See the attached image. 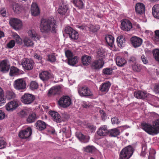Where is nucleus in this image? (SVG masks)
Here are the masks:
<instances>
[{
	"label": "nucleus",
	"instance_id": "nucleus-1",
	"mask_svg": "<svg viewBox=\"0 0 159 159\" xmlns=\"http://www.w3.org/2000/svg\"><path fill=\"white\" fill-rule=\"evenodd\" d=\"M40 26L41 32L44 34H49L50 32L55 33L57 30V26L55 21L48 19H42Z\"/></svg>",
	"mask_w": 159,
	"mask_h": 159
},
{
	"label": "nucleus",
	"instance_id": "nucleus-2",
	"mask_svg": "<svg viewBox=\"0 0 159 159\" xmlns=\"http://www.w3.org/2000/svg\"><path fill=\"white\" fill-rule=\"evenodd\" d=\"M152 125L145 123L141 124L142 129L149 134H157L159 133V117L153 122Z\"/></svg>",
	"mask_w": 159,
	"mask_h": 159
},
{
	"label": "nucleus",
	"instance_id": "nucleus-3",
	"mask_svg": "<svg viewBox=\"0 0 159 159\" xmlns=\"http://www.w3.org/2000/svg\"><path fill=\"white\" fill-rule=\"evenodd\" d=\"M133 149L132 146H128L123 148L120 153L121 159H129L132 155Z\"/></svg>",
	"mask_w": 159,
	"mask_h": 159
},
{
	"label": "nucleus",
	"instance_id": "nucleus-4",
	"mask_svg": "<svg viewBox=\"0 0 159 159\" xmlns=\"http://www.w3.org/2000/svg\"><path fill=\"white\" fill-rule=\"evenodd\" d=\"M35 98L34 95L28 93L24 94L21 97V101L23 103L29 105L33 102Z\"/></svg>",
	"mask_w": 159,
	"mask_h": 159
},
{
	"label": "nucleus",
	"instance_id": "nucleus-5",
	"mask_svg": "<svg viewBox=\"0 0 159 159\" xmlns=\"http://www.w3.org/2000/svg\"><path fill=\"white\" fill-rule=\"evenodd\" d=\"M71 99L67 96L62 97L58 101L59 105L64 108L67 107L69 106L71 104Z\"/></svg>",
	"mask_w": 159,
	"mask_h": 159
},
{
	"label": "nucleus",
	"instance_id": "nucleus-6",
	"mask_svg": "<svg viewBox=\"0 0 159 159\" xmlns=\"http://www.w3.org/2000/svg\"><path fill=\"white\" fill-rule=\"evenodd\" d=\"M78 91L79 94L81 97H85L91 96L92 93L89 89L86 86L82 87L78 86Z\"/></svg>",
	"mask_w": 159,
	"mask_h": 159
},
{
	"label": "nucleus",
	"instance_id": "nucleus-7",
	"mask_svg": "<svg viewBox=\"0 0 159 159\" xmlns=\"http://www.w3.org/2000/svg\"><path fill=\"white\" fill-rule=\"evenodd\" d=\"M34 62L30 59L24 58L23 59L21 62V65L24 69L30 70L32 69L33 67Z\"/></svg>",
	"mask_w": 159,
	"mask_h": 159
},
{
	"label": "nucleus",
	"instance_id": "nucleus-8",
	"mask_svg": "<svg viewBox=\"0 0 159 159\" xmlns=\"http://www.w3.org/2000/svg\"><path fill=\"white\" fill-rule=\"evenodd\" d=\"M32 134V130L30 127H27L26 128L20 131L19 136L22 139H27L29 138Z\"/></svg>",
	"mask_w": 159,
	"mask_h": 159
},
{
	"label": "nucleus",
	"instance_id": "nucleus-9",
	"mask_svg": "<svg viewBox=\"0 0 159 159\" xmlns=\"http://www.w3.org/2000/svg\"><path fill=\"white\" fill-rule=\"evenodd\" d=\"M19 102L12 100L9 102L5 105V109L8 111L12 112L15 110L19 106Z\"/></svg>",
	"mask_w": 159,
	"mask_h": 159
},
{
	"label": "nucleus",
	"instance_id": "nucleus-10",
	"mask_svg": "<svg viewBox=\"0 0 159 159\" xmlns=\"http://www.w3.org/2000/svg\"><path fill=\"white\" fill-rule=\"evenodd\" d=\"M65 32L66 34H69L70 37L72 39H77L78 38V33L70 27L66 26L65 29Z\"/></svg>",
	"mask_w": 159,
	"mask_h": 159
},
{
	"label": "nucleus",
	"instance_id": "nucleus-11",
	"mask_svg": "<svg viewBox=\"0 0 159 159\" xmlns=\"http://www.w3.org/2000/svg\"><path fill=\"white\" fill-rule=\"evenodd\" d=\"M26 85L25 81L22 79L15 80L13 84L14 88L18 90L24 89L26 88Z\"/></svg>",
	"mask_w": 159,
	"mask_h": 159
},
{
	"label": "nucleus",
	"instance_id": "nucleus-12",
	"mask_svg": "<svg viewBox=\"0 0 159 159\" xmlns=\"http://www.w3.org/2000/svg\"><path fill=\"white\" fill-rule=\"evenodd\" d=\"M9 22L11 26L16 30L21 29L22 27V22L18 19L11 18L10 19Z\"/></svg>",
	"mask_w": 159,
	"mask_h": 159
},
{
	"label": "nucleus",
	"instance_id": "nucleus-13",
	"mask_svg": "<svg viewBox=\"0 0 159 159\" xmlns=\"http://www.w3.org/2000/svg\"><path fill=\"white\" fill-rule=\"evenodd\" d=\"M104 64V60L97 59L93 61L91 67L93 69L98 71L103 67Z\"/></svg>",
	"mask_w": 159,
	"mask_h": 159
},
{
	"label": "nucleus",
	"instance_id": "nucleus-14",
	"mask_svg": "<svg viewBox=\"0 0 159 159\" xmlns=\"http://www.w3.org/2000/svg\"><path fill=\"white\" fill-rule=\"evenodd\" d=\"M121 28L123 30L129 31L131 29L132 25L131 22L127 19H124L121 21Z\"/></svg>",
	"mask_w": 159,
	"mask_h": 159
},
{
	"label": "nucleus",
	"instance_id": "nucleus-15",
	"mask_svg": "<svg viewBox=\"0 0 159 159\" xmlns=\"http://www.w3.org/2000/svg\"><path fill=\"white\" fill-rule=\"evenodd\" d=\"M130 41L132 45L134 48L140 47L143 43L142 39L137 36L131 37Z\"/></svg>",
	"mask_w": 159,
	"mask_h": 159
},
{
	"label": "nucleus",
	"instance_id": "nucleus-16",
	"mask_svg": "<svg viewBox=\"0 0 159 159\" xmlns=\"http://www.w3.org/2000/svg\"><path fill=\"white\" fill-rule=\"evenodd\" d=\"M134 96L137 99H144L149 97V94L145 91H135L134 93Z\"/></svg>",
	"mask_w": 159,
	"mask_h": 159
},
{
	"label": "nucleus",
	"instance_id": "nucleus-17",
	"mask_svg": "<svg viewBox=\"0 0 159 159\" xmlns=\"http://www.w3.org/2000/svg\"><path fill=\"white\" fill-rule=\"evenodd\" d=\"M109 129L106 125H101L98 129L97 134L100 136H104L108 134Z\"/></svg>",
	"mask_w": 159,
	"mask_h": 159
},
{
	"label": "nucleus",
	"instance_id": "nucleus-18",
	"mask_svg": "<svg viewBox=\"0 0 159 159\" xmlns=\"http://www.w3.org/2000/svg\"><path fill=\"white\" fill-rule=\"evenodd\" d=\"M39 77L42 80L45 82L51 78L52 75L48 71H44L39 74Z\"/></svg>",
	"mask_w": 159,
	"mask_h": 159
},
{
	"label": "nucleus",
	"instance_id": "nucleus-19",
	"mask_svg": "<svg viewBox=\"0 0 159 159\" xmlns=\"http://www.w3.org/2000/svg\"><path fill=\"white\" fill-rule=\"evenodd\" d=\"M68 10V4L66 3H62L57 10L58 13L62 15H65Z\"/></svg>",
	"mask_w": 159,
	"mask_h": 159
},
{
	"label": "nucleus",
	"instance_id": "nucleus-20",
	"mask_svg": "<svg viewBox=\"0 0 159 159\" xmlns=\"http://www.w3.org/2000/svg\"><path fill=\"white\" fill-rule=\"evenodd\" d=\"M145 6L141 3H138L135 7V10L136 13L139 14H143L145 12Z\"/></svg>",
	"mask_w": 159,
	"mask_h": 159
},
{
	"label": "nucleus",
	"instance_id": "nucleus-21",
	"mask_svg": "<svg viewBox=\"0 0 159 159\" xmlns=\"http://www.w3.org/2000/svg\"><path fill=\"white\" fill-rule=\"evenodd\" d=\"M10 69V65L5 60L2 61L0 64V71L3 72H7Z\"/></svg>",
	"mask_w": 159,
	"mask_h": 159
},
{
	"label": "nucleus",
	"instance_id": "nucleus-22",
	"mask_svg": "<svg viewBox=\"0 0 159 159\" xmlns=\"http://www.w3.org/2000/svg\"><path fill=\"white\" fill-rule=\"evenodd\" d=\"M61 92V87L57 85L52 87L49 90L48 93L49 95H55L60 94Z\"/></svg>",
	"mask_w": 159,
	"mask_h": 159
},
{
	"label": "nucleus",
	"instance_id": "nucleus-23",
	"mask_svg": "<svg viewBox=\"0 0 159 159\" xmlns=\"http://www.w3.org/2000/svg\"><path fill=\"white\" fill-rule=\"evenodd\" d=\"M31 11L32 15L34 16H38L39 14V9L36 3L32 4L31 7Z\"/></svg>",
	"mask_w": 159,
	"mask_h": 159
},
{
	"label": "nucleus",
	"instance_id": "nucleus-24",
	"mask_svg": "<svg viewBox=\"0 0 159 159\" xmlns=\"http://www.w3.org/2000/svg\"><path fill=\"white\" fill-rule=\"evenodd\" d=\"M49 114L54 121L58 123H60L61 121V116L57 112L50 111L49 112Z\"/></svg>",
	"mask_w": 159,
	"mask_h": 159
},
{
	"label": "nucleus",
	"instance_id": "nucleus-25",
	"mask_svg": "<svg viewBox=\"0 0 159 159\" xmlns=\"http://www.w3.org/2000/svg\"><path fill=\"white\" fill-rule=\"evenodd\" d=\"M32 39L27 36L24 37L23 39V42L24 45L28 47H33L34 43Z\"/></svg>",
	"mask_w": 159,
	"mask_h": 159
},
{
	"label": "nucleus",
	"instance_id": "nucleus-26",
	"mask_svg": "<svg viewBox=\"0 0 159 159\" xmlns=\"http://www.w3.org/2000/svg\"><path fill=\"white\" fill-rule=\"evenodd\" d=\"M111 85L109 82L103 83L99 87L100 90L102 92H107L108 91Z\"/></svg>",
	"mask_w": 159,
	"mask_h": 159
},
{
	"label": "nucleus",
	"instance_id": "nucleus-27",
	"mask_svg": "<svg viewBox=\"0 0 159 159\" xmlns=\"http://www.w3.org/2000/svg\"><path fill=\"white\" fill-rule=\"evenodd\" d=\"M116 41L117 45L119 47L121 48L124 47L126 42L125 37L122 35L118 37Z\"/></svg>",
	"mask_w": 159,
	"mask_h": 159
},
{
	"label": "nucleus",
	"instance_id": "nucleus-28",
	"mask_svg": "<svg viewBox=\"0 0 159 159\" xmlns=\"http://www.w3.org/2000/svg\"><path fill=\"white\" fill-rule=\"evenodd\" d=\"M35 125L36 129L40 131L44 129L46 127V124L44 121L41 120H38Z\"/></svg>",
	"mask_w": 159,
	"mask_h": 159
},
{
	"label": "nucleus",
	"instance_id": "nucleus-29",
	"mask_svg": "<svg viewBox=\"0 0 159 159\" xmlns=\"http://www.w3.org/2000/svg\"><path fill=\"white\" fill-rule=\"evenodd\" d=\"M152 13L154 17L159 19V4H156L153 6Z\"/></svg>",
	"mask_w": 159,
	"mask_h": 159
},
{
	"label": "nucleus",
	"instance_id": "nucleus-30",
	"mask_svg": "<svg viewBox=\"0 0 159 159\" xmlns=\"http://www.w3.org/2000/svg\"><path fill=\"white\" fill-rule=\"evenodd\" d=\"M116 65L119 66H122L126 63V60L124 58L117 56L116 58Z\"/></svg>",
	"mask_w": 159,
	"mask_h": 159
},
{
	"label": "nucleus",
	"instance_id": "nucleus-31",
	"mask_svg": "<svg viewBox=\"0 0 159 159\" xmlns=\"http://www.w3.org/2000/svg\"><path fill=\"white\" fill-rule=\"evenodd\" d=\"M82 62L84 65L87 66L89 64L91 61V57L84 55L81 57Z\"/></svg>",
	"mask_w": 159,
	"mask_h": 159
},
{
	"label": "nucleus",
	"instance_id": "nucleus-32",
	"mask_svg": "<svg viewBox=\"0 0 159 159\" xmlns=\"http://www.w3.org/2000/svg\"><path fill=\"white\" fill-rule=\"evenodd\" d=\"M105 39L107 44L110 47H112L114 41V37L111 35H106Z\"/></svg>",
	"mask_w": 159,
	"mask_h": 159
},
{
	"label": "nucleus",
	"instance_id": "nucleus-33",
	"mask_svg": "<svg viewBox=\"0 0 159 159\" xmlns=\"http://www.w3.org/2000/svg\"><path fill=\"white\" fill-rule=\"evenodd\" d=\"M76 136L82 142L86 143L88 142L89 141V139L81 133H78L76 134Z\"/></svg>",
	"mask_w": 159,
	"mask_h": 159
},
{
	"label": "nucleus",
	"instance_id": "nucleus-34",
	"mask_svg": "<svg viewBox=\"0 0 159 159\" xmlns=\"http://www.w3.org/2000/svg\"><path fill=\"white\" fill-rule=\"evenodd\" d=\"M108 134L111 137H116L119 135L120 134L119 130L117 128H114L109 130Z\"/></svg>",
	"mask_w": 159,
	"mask_h": 159
},
{
	"label": "nucleus",
	"instance_id": "nucleus-35",
	"mask_svg": "<svg viewBox=\"0 0 159 159\" xmlns=\"http://www.w3.org/2000/svg\"><path fill=\"white\" fill-rule=\"evenodd\" d=\"M83 150L85 152L92 153L96 151V148L93 146H88L84 147Z\"/></svg>",
	"mask_w": 159,
	"mask_h": 159
},
{
	"label": "nucleus",
	"instance_id": "nucleus-36",
	"mask_svg": "<svg viewBox=\"0 0 159 159\" xmlns=\"http://www.w3.org/2000/svg\"><path fill=\"white\" fill-rule=\"evenodd\" d=\"M78 59V58L77 56L69 58L68 59V63L70 65L74 66L77 63Z\"/></svg>",
	"mask_w": 159,
	"mask_h": 159
},
{
	"label": "nucleus",
	"instance_id": "nucleus-37",
	"mask_svg": "<svg viewBox=\"0 0 159 159\" xmlns=\"http://www.w3.org/2000/svg\"><path fill=\"white\" fill-rule=\"evenodd\" d=\"M19 70L16 67L12 66L10 69L9 75L12 76L17 75L19 73Z\"/></svg>",
	"mask_w": 159,
	"mask_h": 159
},
{
	"label": "nucleus",
	"instance_id": "nucleus-38",
	"mask_svg": "<svg viewBox=\"0 0 159 159\" xmlns=\"http://www.w3.org/2000/svg\"><path fill=\"white\" fill-rule=\"evenodd\" d=\"M73 3L75 6L80 9L84 7V3L82 0H72Z\"/></svg>",
	"mask_w": 159,
	"mask_h": 159
},
{
	"label": "nucleus",
	"instance_id": "nucleus-39",
	"mask_svg": "<svg viewBox=\"0 0 159 159\" xmlns=\"http://www.w3.org/2000/svg\"><path fill=\"white\" fill-rule=\"evenodd\" d=\"M97 59L103 60L105 58L106 53L103 50L100 49L97 52Z\"/></svg>",
	"mask_w": 159,
	"mask_h": 159
},
{
	"label": "nucleus",
	"instance_id": "nucleus-40",
	"mask_svg": "<svg viewBox=\"0 0 159 159\" xmlns=\"http://www.w3.org/2000/svg\"><path fill=\"white\" fill-rule=\"evenodd\" d=\"M13 9L15 13L18 14L21 12V8L18 4H15L13 6Z\"/></svg>",
	"mask_w": 159,
	"mask_h": 159
},
{
	"label": "nucleus",
	"instance_id": "nucleus-41",
	"mask_svg": "<svg viewBox=\"0 0 159 159\" xmlns=\"http://www.w3.org/2000/svg\"><path fill=\"white\" fill-rule=\"evenodd\" d=\"M88 28L89 31L94 32H97L100 29V27L98 25L94 26L91 25Z\"/></svg>",
	"mask_w": 159,
	"mask_h": 159
},
{
	"label": "nucleus",
	"instance_id": "nucleus-42",
	"mask_svg": "<svg viewBox=\"0 0 159 159\" xmlns=\"http://www.w3.org/2000/svg\"><path fill=\"white\" fill-rule=\"evenodd\" d=\"M14 93L11 90H8L6 91V97L8 99H10L15 97Z\"/></svg>",
	"mask_w": 159,
	"mask_h": 159
},
{
	"label": "nucleus",
	"instance_id": "nucleus-43",
	"mask_svg": "<svg viewBox=\"0 0 159 159\" xmlns=\"http://www.w3.org/2000/svg\"><path fill=\"white\" fill-rule=\"evenodd\" d=\"M28 34L29 37L35 40V38L37 37V34L35 31L34 30H31L28 31Z\"/></svg>",
	"mask_w": 159,
	"mask_h": 159
},
{
	"label": "nucleus",
	"instance_id": "nucleus-44",
	"mask_svg": "<svg viewBox=\"0 0 159 159\" xmlns=\"http://www.w3.org/2000/svg\"><path fill=\"white\" fill-rule=\"evenodd\" d=\"M29 114V111L28 110L24 109L21 110L19 113V116L22 117L24 118L26 117Z\"/></svg>",
	"mask_w": 159,
	"mask_h": 159
},
{
	"label": "nucleus",
	"instance_id": "nucleus-45",
	"mask_svg": "<svg viewBox=\"0 0 159 159\" xmlns=\"http://www.w3.org/2000/svg\"><path fill=\"white\" fill-rule=\"evenodd\" d=\"M142 146V151L141 153V156L143 157L145 156L146 154L147 147L146 144L145 143H142L141 145Z\"/></svg>",
	"mask_w": 159,
	"mask_h": 159
},
{
	"label": "nucleus",
	"instance_id": "nucleus-46",
	"mask_svg": "<svg viewBox=\"0 0 159 159\" xmlns=\"http://www.w3.org/2000/svg\"><path fill=\"white\" fill-rule=\"evenodd\" d=\"M36 115L34 113H32L28 117L27 119V122L29 123L34 122L36 120Z\"/></svg>",
	"mask_w": 159,
	"mask_h": 159
},
{
	"label": "nucleus",
	"instance_id": "nucleus-47",
	"mask_svg": "<svg viewBox=\"0 0 159 159\" xmlns=\"http://www.w3.org/2000/svg\"><path fill=\"white\" fill-rule=\"evenodd\" d=\"M113 70L111 68H107L103 69L102 72L105 75H109L112 74Z\"/></svg>",
	"mask_w": 159,
	"mask_h": 159
},
{
	"label": "nucleus",
	"instance_id": "nucleus-48",
	"mask_svg": "<svg viewBox=\"0 0 159 159\" xmlns=\"http://www.w3.org/2000/svg\"><path fill=\"white\" fill-rule=\"evenodd\" d=\"M7 143L4 138L0 137V149L4 148L6 147Z\"/></svg>",
	"mask_w": 159,
	"mask_h": 159
},
{
	"label": "nucleus",
	"instance_id": "nucleus-49",
	"mask_svg": "<svg viewBox=\"0 0 159 159\" xmlns=\"http://www.w3.org/2000/svg\"><path fill=\"white\" fill-rule=\"evenodd\" d=\"M153 54L155 60L159 61V49H156L153 51Z\"/></svg>",
	"mask_w": 159,
	"mask_h": 159
},
{
	"label": "nucleus",
	"instance_id": "nucleus-50",
	"mask_svg": "<svg viewBox=\"0 0 159 159\" xmlns=\"http://www.w3.org/2000/svg\"><path fill=\"white\" fill-rule=\"evenodd\" d=\"M131 68L134 71L139 72L140 70V68L139 65L136 63L131 65Z\"/></svg>",
	"mask_w": 159,
	"mask_h": 159
},
{
	"label": "nucleus",
	"instance_id": "nucleus-51",
	"mask_svg": "<svg viewBox=\"0 0 159 159\" xmlns=\"http://www.w3.org/2000/svg\"><path fill=\"white\" fill-rule=\"evenodd\" d=\"M30 87L33 89H36L38 88V84L36 81H32L30 83Z\"/></svg>",
	"mask_w": 159,
	"mask_h": 159
},
{
	"label": "nucleus",
	"instance_id": "nucleus-52",
	"mask_svg": "<svg viewBox=\"0 0 159 159\" xmlns=\"http://www.w3.org/2000/svg\"><path fill=\"white\" fill-rule=\"evenodd\" d=\"M14 38L18 44H20L22 43V39L19 35L15 34L13 35Z\"/></svg>",
	"mask_w": 159,
	"mask_h": 159
},
{
	"label": "nucleus",
	"instance_id": "nucleus-53",
	"mask_svg": "<svg viewBox=\"0 0 159 159\" xmlns=\"http://www.w3.org/2000/svg\"><path fill=\"white\" fill-rule=\"evenodd\" d=\"M141 60L143 63L144 64H146L148 63V58L144 54H142L141 55Z\"/></svg>",
	"mask_w": 159,
	"mask_h": 159
},
{
	"label": "nucleus",
	"instance_id": "nucleus-54",
	"mask_svg": "<svg viewBox=\"0 0 159 159\" xmlns=\"http://www.w3.org/2000/svg\"><path fill=\"white\" fill-rule=\"evenodd\" d=\"M99 113L103 120H105L107 119V116L106 113L103 110H100Z\"/></svg>",
	"mask_w": 159,
	"mask_h": 159
},
{
	"label": "nucleus",
	"instance_id": "nucleus-55",
	"mask_svg": "<svg viewBox=\"0 0 159 159\" xmlns=\"http://www.w3.org/2000/svg\"><path fill=\"white\" fill-rule=\"evenodd\" d=\"M15 44V42L14 40H11L7 44V46L9 48H13Z\"/></svg>",
	"mask_w": 159,
	"mask_h": 159
},
{
	"label": "nucleus",
	"instance_id": "nucleus-56",
	"mask_svg": "<svg viewBox=\"0 0 159 159\" xmlns=\"http://www.w3.org/2000/svg\"><path fill=\"white\" fill-rule=\"evenodd\" d=\"M136 58L134 56H131L128 60V62L131 65L136 63Z\"/></svg>",
	"mask_w": 159,
	"mask_h": 159
},
{
	"label": "nucleus",
	"instance_id": "nucleus-57",
	"mask_svg": "<svg viewBox=\"0 0 159 159\" xmlns=\"http://www.w3.org/2000/svg\"><path fill=\"white\" fill-rule=\"evenodd\" d=\"M65 53L66 56L68 58L72 57L73 54L72 52L69 50H67L65 51Z\"/></svg>",
	"mask_w": 159,
	"mask_h": 159
},
{
	"label": "nucleus",
	"instance_id": "nucleus-58",
	"mask_svg": "<svg viewBox=\"0 0 159 159\" xmlns=\"http://www.w3.org/2000/svg\"><path fill=\"white\" fill-rule=\"evenodd\" d=\"M1 15L3 17H7L8 14L7 13L6 9L5 8H2L1 9Z\"/></svg>",
	"mask_w": 159,
	"mask_h": 159
},
{
	"label": "nucleus",
	"instance_id": "nucleus-59",
	"mask_svg": "<svg viewBox=\"0 0 159 159\" xmlns=\"http://www.w3.org/2000/svg\"><path fill=\"white\" fill-rule=\"evenodd\" d=\"M48 60L50 62H54L56 61V57L54 54H51L48 56Z\"/></svg>",
	"mask_w": 159,
	"mask_h": 159
},
{
	"label": "nucleus",
	"instance_id": "nucleus-60",
	"mask_svg": "<svg viewBox=\"0 0 159 159\" xmlns=\"http://www.w3.org/2000/svg\"><path fill=\"white\" fill-rule=\"evenodd\" d=\"M155 40L157 42H159V30L155 31Z\"/></svg>",
	"mask_w": 159,
	"mask_h": 159
},
{
	"label": "nucleus",
	"instance_id": "nucleus-61",
	"mask_svg": "<svg viewBox=\"0 0 159 159\" xmlns=\"http://www.w3.org/2000/svg\"><path fill=\"white\" fill-rule=\"evenodd\" d=\"M34 57L35 59H38L39 61H41L42 59V56L37 53H35L34 54Z\"/></svg>",
	"mask_w": 159,
	"mask_h": 159
},
{
	"label": "nucleus",
	"instance_id": "nucleus-62",
	"mask_svg": "<svg viewBox=\"0 0 159 159\" xmlns=\"http://www.w3.org/2000/svg\"><path fill=\"white\" fill-rule=\"evenodd\" d=\"M111 121L112 124H118L120 122L117 118L116 117L111 118Z\"/></svg>",
	"mask_w": 159,
	"mask_h": 159
},
{
	"label": "nucleus",
	"instance_id": "nucleus-63",
	"mask_svg": "<svg viewBox=\"0 0 159 159\" xmlns=\"http://www.w3.org/2000/svg\"><path fill=\"white\" fill-rule=\"evenodd\" d=\"M87 127L91 130V132L94 131L95 130V128L93 125L90 124H88L87 125Z\"/></svg>",
	"mask_w": 159,
	"mask_h": 159
},
{
	"label": "nucleus",
	"instance_id": "nucleus-64",
	"mask_svg": "<svg viewBox=\"0 0 159 159\" xmlns=\"http://www.w3.org/2000/svg\"><path fill=\"white\" fill-rule=\"evenodd\" d=\"M5 117V114L2 110H0V120L3 119Z\"/></svg>",
	"mask_w": 159,
	"mask_h": 159
}]
</instances>
